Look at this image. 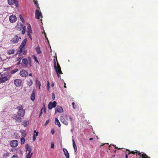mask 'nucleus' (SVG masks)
Wrapping results in <instances>:
<instances>
[{
  "instance_id": "nucleus-19",
  "label": "nucleus",
  "mask_w": 158,
  "mask_h": 158,
  "mask_svg": "<svg viewBox=\"0 0 158 158\" xmlns=\"http://www.w3.org/2000/svg\"><path fill=\"white\" fill-rule=\"evenodd\" d=\"M135 153L136 154V156H137L138 155H140L141 154V153L139 152L137 150H135L134 151H131L130 152L128 153V155H129L131 154H132L134 155H135Z\"/></svg>"
},
{
  "instance_id": "nucleus-50",
  "label": "nucleus",
  "mask_w": 158,
  "mask_h": 158,
  "mask_svg": "<svg viewBox=\"0 0 158 158\" xmlns=\"http://www.w3.org/2000/svg\"><path fill=\"white\" fill-rule=\"evenodd\" d=\"M42 110H43V109H41V110L40 112V115H39V117L40 116L42 115V114L43 113Z\"/></svg>"
},
{
  "instance_id": "nucleus-3",
  "label": "nucleus",
  "mask_w": 158,
  "mask_h": 158,
  "mask_svg": "<svg viewBox=\"0 0 158 158\" xmlns=\"http://www.w3.org/2000/svg\"><path fill=\"white\" fill-rule=\"evenodd\" d=\"M17 29L18 30L21 31L22 29H23L22 31V34L23 35H24L26 32V26H23V24L20 23L18 24L17 26Z\"/></svg>"
},
{
  "instance_id": "nucleus-57",
  "label": "nucleus",
  "mask_w": 158,
  "mask_h": 158,
  "mask_svg": "<svg viewBox=\"0 0 158 158\" xmlns=\"http://www.w3.org/2000/svg\"><path fill=\"white\" fill-rule=\"evenodd\" d=\"M51 132H52V135H53L54 133V131L52 130L51 131Z\"/></svg>"
},
{
  "instance_id": "nucleus-64",
  "label": "nucleus",
  "mask_w": 158,
  "mask_h": 158,
  "mask_svg": "<svg viewBox=\"0 0 158 158\" xmlns=\"http://www.w3.org/2000/svg\"><path fill=\"white\" fill-rule=\"evenodd\" d=\"M114 152L115 153H116V150H115L114 151Z\"/></svg>"
},
{
  "instance_id": "nucleus-5",
  "label": "nucleus",
  "mask_w": 158,
  "mask_h": 158,
  "mask_svg": "<svg viewBox=\"0 0 158 158\" xmlns=\"http://www.w3.org/2000/svg\"><path fill=\"white\" fill-rule=\"evenodd\" d=\"M18 115L17 114H14L12 118L14 119L16 122H17L19 123H21L22 121V119L21 117H19Z\"/></svg>"
},
{
  "instance_id": "nucleus-22",
  "label": "nucleus",
  "mask_w": 158,
  "mask_h": 158,
  "mask_svg": "<svg viewBox=\"0 0 158 158\" xmlns=\"http://www.w3.org/2000/svg\"><path fill=\"white\" fill-rule=\"evenodd\" d=\"M72 141H73V146L74 148L75 152H76L77 151V146L75 144V142L73 138L72 139Z\"/></svg>"
},
{
  "instance_id": "nucleus-49",
  "label": "nucleus",
  "mask_w": 158,
  "mask_h": 158,
  "mask_svg": "<svg viewBox=\"0 0 158 158\" xmlns=\"http://www.w3.org/2000/svg\"><path fill=\"white\" fill-rule=\"evenodd\" d=\"M49 119L47 120L45 124V126H46L47 125V124H48V123H49Z\"/></svg>"
},
{
  "instance_id": "nucleus-28",
  "label": "nucleus",
  "mask_w": 158,
  "mask_h": 158,
  "mask_svg": "<svg viewBox=\"0 0 158 158\" xmlns=\"http://www.w3.org/2000/svg\"><path fill=\"white\" fill-rule=\"evenodd\" d=\"M19 49L17 51V54H19L20 55L23 52V49H24V48L19 46Z\"/></svg>"
},
{
  "instance_id": "nucleus-6",
  "label": "nucleus",
  "mask_w": 158,
  "mask_h": 158,
  "mask_svg": "<svg viewBox=\"0 0 158 158\" xmlns=\"http://www.w3.org/2000/svg\"><path fill=\"white\" fill-rule=\"evenodd\" d=\"M8 80L7 77L3 76L2 73H0V83L5 82Z\"/></svg>"
},
{
  "instance_id": "nucleus-34",
  "label": "nucleus",
  "mask_w": 158,
  "mask_h": 158,
  "mask_svg": "<svg viewBox=\"0 0 158 158\" xmlns=\"http://www.w3.org/2000/svg\"><path fill=\"white\" fill-rule=\"evenodd\" d=\"M18 70V69H15L13 70L10 71V73L11 74H14L17 72Z\"/></svg>"
},
{
  "instance_id": "nucleus-63",
  "label": "nucleus",
  "mask_w": 158,
  "mask_h": 158,
  "mask_svg": "<svg viewBox=\"0 0 158 158\" xmlns=\"http://www.w3.org/2000/svg\"><path fill=\"white\" fill-rule=\"evenodd\" d=\"M64 84H65V85H64V87L65 88H66V84H65V83Z\"/></svg>"
},
{
  "instance_id": "nucleus-27",
  "label": "nucleus",
  "mask_w": 158,
  "mask_h": 158,
  "mask_svg": "<svg viewBox=\"0 0 158 158\" xmlns=\"http://www.w3.org/2000/svg\"><path fill=\"white\" fill-rule=\"evenodd\" d=\"M27 84L29 86H31L33 84V81L32 80L30 79L27 82Z\"/></svg>"
},
{
  "instance_id": "nucleus-21",
  "label": "nucleus",
  "mask_w": 158,
  "mask_h": 158,
  "mask_svg": "<svg viewBox=\"0 0 158 158\" xmlns=\"http://www.w3.org/2000/svg\"><path fill=\"white\" fill-rule=\"evenodd\" d=\"M55 124L57 125L59 127H60V126H61V124H60L59 120H58V118H55Z\"/></svg>"
},
{
  "instance_id": "nucleus-14",
  "label": "nucleus",
  "mask_w": 158,
  "mask_h": 158,
  "mask_svg": "<svg viewBox=\"0 0 158 158\" xmlns=\"http://www.w3.org/2000/svg\"><path fill=\"white\" fill-rule=\"evenodd\" d=\"M57 112L59 113H62L63 112V110L61 106H57V107L55 108V114L57 113Z\"/></svg>"
},
{
  "instance_id": "nucleus-58",
  "label": "nucleus",
  "mask_w": 158,
  "mask_h": 158,
  "mask_svg": "<svg viewBox=\"0 0 158 158\" xmlns=\"http://www.w3.org/2000/svg\"><path fill=\"white\" fill-rule=\"evenodd\" d=\"M113 145L114 146V145ZM115 146V148H116V149H121V148H118V147L115 146Z\"/></svg>"
},
{
  "instance_id": "nucleus-51",
  "label": "nucleus",
  "mask_w": 158,
  "mask_h": 158,
  "mask_svg": "<svg viewBox=\"0 0 158 158\" xmlns=\"http://www.w3.org/2000/svg\"><path fill=\"white\" fill-rule=\"evenodd\" d=\"M72 105L73 106V109H75V107H74V105H75V103L74 102H73L72 103Z\"/></svg>"
},
{
  "instance_id": "nucleus-39",
  "label": "nucleus",
  "mask_w": 158,
  "mask_h": 158,
  "mask_svg": "<svg viewBox=\"0 0 158 158\" xmlns=\"http://www.w3.org/2000/svg\"><path fill=\"white\" fill-rule=\"evenodd\" d=\"M34 133H35V134H34V135H35V136H37L38 135V133H39V132H36V131L35 130H34Z\"/></svg>"
},
{
  "instance_id": "nucleus-59",
  "label": "nucleus",
  "mask_w": 158,
  "mask_h": 158,
  "mask_svg": "<svg viewBox=\"0 0 158 158\" xmlns=\"http://www.w3.org/2000/svg\"><path fill=\"white\" fill-rule=\"evenodd\" d=\"M39 82H40V81H38V80H36V84H38L39 83Z\"/></svg>"
},
{
  "instance_id": "nucleus-53",
  "label": "nucleus",
  "mask_w": 158,
  "mask_h": 158,
  "mask_svg": "<svg viewBox=\"0 0 158 158\" xmlns=\"http://www.w3.org/2000/svg\"><path fill=\"white\" fill-rule=\"evenodd\" d=\"M13 66H11V67H10L8 68H7L6 69V70H9V69H13Z\"/></svg>"
},
{
  "instance_id": "nucleus-8",
  "label": "nucleus",
  "mask_w": 158,
  "mask_h": 158,
  "mask_svg": "<svg viewBox=\"0 0 158 158\" xmlns=\"http://www.w3.org/2000/svg\"><path fill=\"white\" fill-rule=\"evenodd\" d=\"M8 4L10 5L15 4L17 7H18L19 6L17 0H8Z\"/></svg>"
},
{
  "instance_id": "nucleus-25",
  "label": "nucleus",
  "mask_w": 158,
  "mask_h": 158,
  "mask_svg": "<svg viewBox=\"0 0 158 158\" xmlns=\"http://www.w3.org/2000/svg\"><path fill=\"white\" fill-rule=\"evenodd\" d=\"M28 124L29 122L27 120L24 121L22 123L23 125L25 127H27Z\"/></svg>"
},
{
  "instance_id": "nucleus-2",
  "label": "nucleus",
  "mask_w": 158,
  "mask_h": 158,
  "mask_svg": "<svg viewBox=\"0 0 158 158\" xmlns=\"http://www.w3.org/2000/svg\"><path fill=\"white\" fill-rule=\"evenodd\" d=\"M26 158H31L33 153H31L32 151L31 147L27 144L26 146Z\"/></svg>"
},
{
  "instance_id": "nucleus-9",
  "label": "nucleus",
  "mask_w": 158,
  "mask_h": 158,
  "mask_svg": "<svg viewBox=\"0 0 158 158\" xmlns=\"http://www.w3.org/2000/svg\"><path fill=\"white\" fill-rule=\"evenodd\" d=\"M57 103L56 101L53 102H50L48 105V108L49 109H52V108H55L56 105Z\"/></svg>"
},
{
  "instance_id": "nucleus-40",
  "label": "nucleus",
  "mask_w": 158,
  "mask_h": 158,
  "mask_svg": "<svg viewBox=\"0 0 158 158\" xmlns=\"http://www.w3.org/2000/svg\"><path fill=\"white\" fill-rule=\"evenodd\" d=\"M19 18H20V19L23 22L24 20V19H23L22 16L21 15H19Z\"/></svg>"
},
{
  "instance_id": "nucleus-37",
  "label": "nucleus",
  "mask_w": 158,
  "mask_h": 158,
  "mask_svg": "<svg viewBox=\"0 0 158 158\" xmlns=\"http://www.w3.org/2000/svg\"><path fill=\"white\" fill-rule=\"evenodd\" d=\"M23 58V57L21 55H19V56L17 58V60H20Z\"/></svg>"
},
{
  "instance_id": "nucleus-62",
  "label": "nucleus",
  "mask_w": 158,
  "mask_h": 158,
  "mask_svg": "<svg viewBox=\"0 0 158 158\" xmlns=\"http://www.w3.org/2000/svg\"><path fill=\"white\" fill-rule=\"evenodd\" d=\"M29 76H32V74L31 73H30L29 74Z\"/></svg>"
},
{
  "instance_id": "nucleus-52",
  "label": "nucleus",
  "mask_w": 158,
  "mask_h": 158,
  "mask_svg": "<svg viewBox=\"0 0 158 158\" xmlns=\"http://www.w3.org/2000/svg\"><path fill=\"white\" fill-rule=\"evenodd\" d=\"M51 147L52 148H54V143H52L51 144Z\"/></svg>"
},
{
  "instance_id": "nucleus-10",
  "label": "nucleus",
  "mask_w": 158,
  "mask_h": 158,
  "mask_svg": "<svg viewBox=\"0 0 158 158\" xmlns=\"http://www.w3.org/2000/svg\"><path fill=\"white\" fill-rule=\"evenodd\" d=\"M18 141L17 140H13L11 141L10 144L11 146L13 148L17 147L18 145Z\"/></svg>"
},
{
  "instance_id": "nucleus-56",
  "label": "nucleus",
  "mask_w": 158,
  "mask_h": 158,
  "mask_svg": "<svg viewBox=\"0 0 158 158\" xmlns=\"http://www.w3.org/2000/svg\"><path fill=\"white\" fill-rule=\"evenodd\" d=\"M39 87H40L41 85V83L40 82H39V83L38 84Z\"/></svg>"
},
{
  "instance_id": "nucleus-23",
  "label": "nucleus",
  "mask_w": 158,
  "mask_h": 158,
  "mask_svg": "<svg viewBox=\"0 0 158 158\" xmlns=\"http://www.w3.org/2000/svg\"><path fill=\"white\" fill-rule=\"evenodd\" d=\"M22 63L26 65H27L28 64V61L26 58H24L22 60Z\"/></svg>"
},
{
  "instance_id": "nucleus-30",
  "label": "nucleus",
  "mask_w": 158,
  "mask_h": 158,
  "mask_svg": "<svg viewBox=\"0 0 158 158\" xmlns=\"http://www.w3.org/2000/svg\"><path fill=\"white\" fill-rule=\"evenodd\" d=\"M140 157L141 156H142L141 158H150L148 156H147L146 154H143L140 155Z\"/></svg>"
},
{
  "instance_id": "nucleus-44",
  "label": "nucleus",
  "mask_w": 158,
  "mask_h": 158,
  "mask_svg": "<svg viewBox=\"0 0 158 158\" xmlns=\"http://www.w3.org/2000/svg\"><path fill=\"white\" fill-rule=\"evenodd\" d=\"M27 30L31 29V25L29 24H28V26H27Z\"/></svg>"
},
{
  "instance_id": "nucleus-43",
  "label": "nucleus",
  "mask_w": 158,
  "mask_h": 158,
  "mask_svg": "<svg viewBox=\"0 0 158 158\" xmlns=\"http://www.w3.org/2000/svg\"><path fill=\"white\" fill-rule=\"evenodd\" d=\"M9 155H10L9 153L8 152H7L4 154V156H9Z\"/></svg>"
},
{
  "instance_id": "nucleus-48",
  "label": "nucleus",
  "mask_w": 158,
  "mask_h": 158,
  "mask_svg": "<svg viewBox=\"0 0 158 158\" xmlns=\"http://www.w3.org/2000/svg\"><path fill=\"white\" fill-rule=\"evenodd\" d=\"M34 2L35 4L37 6H38V2L37 0H34Z\"/></svg>"
},
{
  "instance_id": "nucleus-4",
  "label": "nucleus",
  "mask_w": 158,
  "mask_h": 158,
  "mask_svg": "<svg viewBox=\"0 0 158 158\" xmlns=\"http://www.w3.org/2000/svg\"><path fill=\"white\" fill-rule=\"evenodd\" d=\"M20 37H19L17 35H15L13 39L10 41V43L11 44H15L18 43L19 41V40L21 39Z\"/></svg>"
},
{
  "instance_id": "nucleus-17",
  "label": "nucleus",
  "mask_w": 158,
  "mask_h": 158,
  "mask_svg": "<svg viewBox=\"0 0 158 158\" xmlns=\"http://www.w3.org/2000/svg\"><path fill=\"white\" fill-rule=\"evenodd\" d=\"M63 151L66 157L67 158H69V155L67 150L66 148H64L63 149Z\"/></svg>"
},
{
  "instance_id": "nucleus-20",
  "label": "nucleus",
  "mask_w": 158,
  "mask_h": 158,
  "mask_svg": "<svg viewBox=\"0 0 158 158\" xmlns=\"http://www.w3.org/2000/svg\"><path fill=\"white\" fill-rule=\"evenodd\" d=\"M27 35L28 36H29V38H30V39L32 40V37L31 35V34L32 33V30L31 29L30 30H28L27 31Z\"/></svg>"
},
{
  "instance_id": "nucleus-18",
  "label": "nucleus",
  "mask_w": 158,
  "mask_h": 158,
  "mask_svg": "<svg viewBox=\"0 0 158 158\" xmlns=\"http://www.w3.org/2000/svg\"><path fill=\"white\" fill-rule=\"evenodd\" d=\"M27 41V39L26 38L22 42L20 47H21V48L22 47L24 48H25L24 47L26 45Z\"/></svg>"
},
{
  "instance_id": "nucleus-41",
  "label": "nucleus",
  "mask_w": 158,
  "mask_h": 158,
  "mask_svg": "<svg viewBox=\"0 0 158 158\" xmlns=\"http://www.w3.org/2000/svg\"><path fill=\"white\" fill-rule=\"evenodd\" d=\"M11 158H19V157L17 155H13Z\"/></svg>"
},
{
  "instance_id": "nucleus-42",
  "label": "nucleus",
  "mask_w": 158,
  "mask_h": 158,
  "mask_svg": "<svg viewBox=\"0 0 158 158\" xmlns=\"http://www.w3.org/2000/svg\"><path fill=\"white\" fill-rule=\"evenodd\" d=\"M42 109H43L44 112L45 113H46V108H45V105L44 104L43 105V107Z\"/></svg>"
},
{
  "instance_id": "nucleus-16",
  "label": "nucleus",
  "mask_w": 158,
  "mask_h": 158,
  "mask_svg": "<svg viewBox=\"0 0 158 158\" xmlns=\"http://www.w3.org/2000/svg\"><path fill=\"white\" fill-rule=\"evenodd\" d=\"M60 121L63 123L64 124L66 125H68V122L66 121L64 118L63 116H61L60 118Z\"/></svg>"
},
{
  "instance_id": "nucleus-15",
  "label": "nucleus",
  "mask_w": 158,
  "mask_h": 158,
  "mask_svg": "<svg viewBox=\"0 0 158 158\" xmlns=\"http://www.w3.org/2000/svg\"><path fill=\"white\" fill-rule=\"evenodd\" d=\"M25 113V110H18V114L19 116H20L21 117H23L24 116Z\"/></svg>"
},
{
  "instance_id": "nucleus-7",
  "label": "nucleus",
  "mask_w": 158,
  "mask_h": 158,
  "mask_svg": "<svg viewBox=\"0 0 158 158\" xmlns=\"http://www.w3.org/2000/svg\"><path fill=\"white\" fill-rule=\"evenodd\" d=\"M15 85L17 87L20 86L23 84L22 81L20 79H16L14 80Z\"/></svg>"
},
{
  "instance_id": "nucleus-11",
  "label": "nucleus",
  "mask_w": 158,
  "mask_h": 158,
  "mask_svg": "<svg viewBox=\"0 0 158 158\" xmlns=\"http://www.w3.org/2000/svg\"><path fill=\"white\" fill-rule=\"evenodd\" d=\"M20 74L22 77H26L28 75V72L26 70H21Z\"/></svg>"
},
{
  "instance_id": "nucleus-47",
  "label": "nucleus",
  "mask_w": 158,
  "mask_h": 158,
  "mask_svg": "<svg viewBox=\"0 0 158 158\" xmlns=\"http://www.w3.org/2000/svg\"><path fill=\"white\" fill-rule=\"evenodd\" d=\"M52 97L53 100H54L55 98V95L54 93H52Z\"/></svg>"
},
{
  "instance_id": "nucleus-32",
  "label": "nucleus",
  "mask_w": 158,
  "mask_h": 158,
  "mask_svg": "<svg viewBox=\"0 0 158 158\" xmlns=\"http://www.w3.org/2000/svg\"><path fill=\"white\" fill-rule=\"evenodd\" d=\"M23 106L22 105H19V106L18 107L17 109L18 110H24L23 109Z\"/></svg>"
},
{
  "instance_id": "nucleus-55",
  "label": "nucleus",
  "mask_w": 158,
  "mask_h": 158,
  "mask_svg": "<svg viewBox=\"0 0 158 158\" xmlns=\"http://www.w3.org/2000/svg\"><path fill=\"white\" fill-rule=\"evenodd\" d=\"M68 117H69V118L70 119V121L71 122H72V120H73V118L72 117H71L70 116H69Z\"/></svg>"
},
{
  "instance_id": "nucleus-60",
  "label": "nucleus",
  "mask_w": 158,
  "mask_h": 158,
  "mask_svg": "<svg viewBox=\"0 0 158 158\" xmlns=\"http://www.w3.org/2000/svg\"><path fill=\"white\" fill-rule=\"evenodd\" d=\"M93 138H89V140L90 141L92 140H93Z\"/></svg>"
},
{
  "instance_id": "nucleus-46",
  "label": "nucleus",
  "mask_w": 158,
  "mask_h": 158,
  "mask_svg": "<svg viewBox=\"0 0 158 158\" xmlns=\"http://www.w3.org/2000/svg\"><path fill=\"white\" fill-rule=\"evenodd\" d=\"M22 52H23V54H25L27 53V51L26 50H23H23Z\"/></svg>"
},
{
  "instance_id": "nucleus-13",
  "label": "nucleus",
  "mask_w": 158,
  "mask_h": 158,
  "mask_svg": "<svg viewBox=\"0 0 158 158\" xmlns=\"http://www.w3.org/2000/svg\"><path fill=\"white\" fill-rule=\"evenodd\" d=\"M17 20V18L15 15H12L9 18V20L11 23L15 22Z\"/></svg>"
},
{
  "instance_id": "nucleus-29",
  "label": "nucleus",
  "mask_w": 158,
  "mask_h": 158,
  "mask_svg": "<svg viewBox=\"0 0 158 158\" xmlns=\"http://www.w3.org/2000/svg\"><path fill=\"white\" fill-rule=\"evenodd\" d=\"M15 53L14 49L9 50L8 51V54L9 55L13 54Z\"/></svg>"
},
{
  "instance_id": "nucleus-36",
  "label": "nucleus",
  "mask_w": 158,
  "mask_h": 158,
  "mask_svg": "<svg viewBox=\"0 0 158 158\" xmlns=\"http://www.w3.org/2000/svg\"><path fill=\"white\" fill-rule=\"evenodd\" d=\"M28 61L30 62L29 65L30 66H32L31 62V59L30 57H28Z\"/></svg>"
},
{
  "instance_id": "nucleus-35",
  "label": "nucleus",
  "mask_w": 158,
  "mask_h": 158,
  "mask_svg": "<svg viewBox=\"0 0 158 158\" xmlns=\"http://www.w3.org/2000/svg\"><path fill=\"white\" fill-rule=\"evenodd\" d=\"M21 143L22 144L24 143L25 141V139L24 138H22L21 139Z\"/></svg>"
},
{
  "instance_id": "nucleus-61",
  "label": "nucleus",
  "mask_w": 158,
  "mask_h": 158,
  "mask_svg": "<svg viewBox=\"0 0 158 158\" xmlns=\"http://www.w3.org/2000/svg\"><path fill=\"white\" fill-rule=\"evenodd\" d=\"M125 157L126 158H128V154H126L125 155Z\"/></svg>"
},
{
  "instance_id": "nucleus-12",
  "label": "nucleus",
  "mask_w": 158,
  "mask_h": 158,
  "mask_svg": "<svg viewBox=\"0 0 158 158\" xmlns=\"http://www.w3.org/2000/svg\"><path fill=\"white\" fill-rule=\"evenodd\" d=\"M40 17H42L41 12L39 10H36L35 12V17L37 19H39Z\"/></svg>"
},
{
  "instance_id": "nucleus-54",
  "label": "nucleus",
  "mask_w": 158,
  "mask_h": 158,
  "mask_svg": "<svg viewBox=\"0 0 158 158\" xmlns=\"http://www.w3.org/2000/svg\"><path fill=\"white\" fill-rule=\"evenodd\" d=\"M36 139V137L35 135H34L33 136V140L34 141Z\"/></svg>"
},
{
  "instance_id": "nucleus-1",
  "label": "nucleus",
  "mask_w": 158,
  "mask_h": 158,
  "mask_svg": "<svg viewBox=\"0 0 158 158\" xmlns=\"http://www.w3.org/2000/svg\"><path fill=\"white\" fill-rule=\"evenodd\" d=\"M56 61L57 62V64H56L55 59H54V68L55 70L58 77H60V74H62V73L61 70L60 66L58 62L57 58H56Z\"/></svg>"
},
{
  "instance_id": "nucleus-33",
  "label": "nucleus",
  "mask_w": 158,
  "mask_h": 158,
  "mask_svg": "<svg viewBox=\"0 0 158 158\" xmlns=\"http://www.w3.org/2000/svg\"><path fill=\"white\" fill-rule=\"evenodd\" d=\"M26 136V134L24 131H23L22 132V136L23 137V138L25 137Z\"/></svg>"
},
{
  "instance_id": "nucleus-24",
  "label": "nucleus",
  "mask_w": 158,
  "mask_h": 158,
  "mask_svg": "<svg viewBox=\"0 0 158 158\" xmlns=\"http://www.w3.org/2000/svg\"><path fill=\"white\" fill-rule=\"evenodd\" d=\"M35 92H33L31 94V99L32 101H33L35 100Z\"/></svg>"
},
{
  "instance_id": "nucleus-45",
  "label": "nucleus",
  "mask_w": 158,
  "mask_h": 158,
  "mask_svg": "<svg viewBox=\"0 0 158 158\" xmlns=\"http://www.w3.org/2000/svg\"><path fill=\"white\" fill-rule=\"evenodd\" d=\"M44 34L45 36L46 40H47L48 42L49 43V41L48 39V38L47 37L46 33L44 32Z\"/></svg>"
},
{
  "instance_id": "nucleus-31",
  "label": "nucleus",
  "mask_w": 158,
  "mask_h": 158,
  "mask_svg": "<svg viewBox=\"0 0 158 158\" xmlns=\"http://www.w3.org/2000/svg\"><path fill=\"white\" fill-rule=\"evenodd\" d=\"M32 58L34 60L35 62L39 63V61L37 59V57L35 55H33L32 56Z\"/></svg>"
},
{
  "instance_id": "nucleus-38",
  "label": "nucleus",
  "mask_w": 158,
  "mask_h": 158,
  "mask_svg": "<svg viewBox=\"0 0 158 158\" xmlns=\"http://www.w3.org/2000/svg\"><path fill=\"white\" fill-rule=\"evenodd\" d=\"M50 87V83L49 81H48L47 84V88L48 90H49Z\"/></svg>"
},
{
  "instance_id": "nucleus-26",
  "label": "nucleus",
  "mask_w": 158,
  "mask_h": 158,
  "mask_svg": "<svg viewBox=\"0 0 158 158\" xmlns=\"http://www.w3.org/2000/svg\"><path fill=\"white\" fill-rule=\"evenodd\" d=\"M37 53L38 54H40L42 53V51L40 50V47L38 46L36 48Z\"/></svg>"
}]
</instances>
